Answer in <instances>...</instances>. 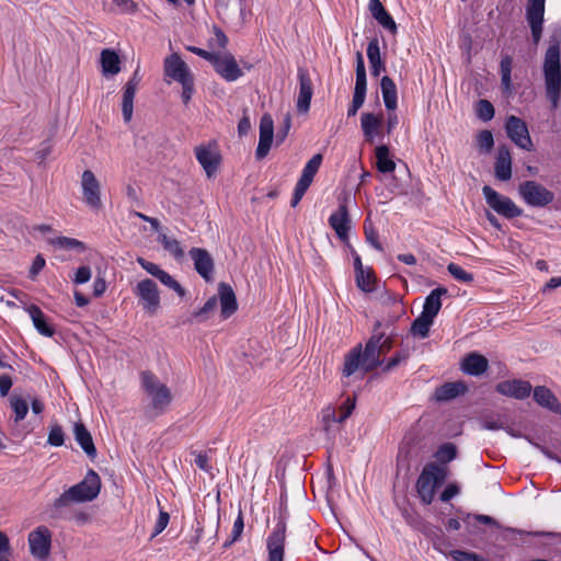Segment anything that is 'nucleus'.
I'll return each instance as SVG.
<instances>
[{
    "label": "nucleus",
    "instance_id": "680f3d73",
    "mask_svg": "<svg viewBox=\"0 0 561 561\" xmlns=\"http://www.w3.org/2000/svg\"><path fill=\"white\" fill-rule=\"evenodd\" d=\"M355 84L367 85L366 69L363 54L356 53V82Z\"/></svg>",
    "mask_w": 561,
    "mask_h": 561
},
{
    "label": "nucleus",
    "instance_id": "4468645a",
    "mask_svg": "<svg viewBox=\"0 0 561 561\" xmlns=\"http://www.w3.org/2000/svg\"><path fill=\"white\" fill-rule=\"evenodd\" d=\"M81 188L84 203L92 209H100L102 207L101 185L91 170L83 171Z\"/></svg>",
    "mask_w": 561,
    "mask_h": 561
},
{
    "label": "nucleus",
    "instance_id": "6e6d98bb",
    "mask_svg": "<svg viewBox=\"0 0 561 561\" xmlns=\"http://www.w3.org/2000/svg\"><path fill=\"white\" fill-rule=\"evenodd\" d=\"M158 279L161 284L174 290L180 297L185 296L186 290L184 289V287L176 279H174L168 272L163 271Z\"/></svg>",
    "mask_w": 561,
    "mask_h": 561
},
{
    "label": "nucleus",
    "instance_id": "473e14b6",
    "mask_svg": "<svg viewBox=\"0 0 561 561\" xmlns=\"http://www.w3.org/2000/svg\"><path fill=\"white\" fill-rule=\"evenodd\" d=\"M447 294L448 290L445 287H437L433 289L425 298L421 313L435 319L442 308V297Z\"/></svg>",
    "mask_w": 561,
    "mask_h": 561
},
{
    "label": "nucleus",
    "instance_id": "423d86ee",
    "mask_svg": "<svg viewBox=\"0 0 561 561\" xmlns=\"http://www.w3.org/2000/svg\"><path fill=\"white\" fill-rule=\"evenodd\" d=\"M518 193L524 202L531 207H545L554 199V194L536 181L520 183Z\"/></svg>",
    "mask_w": 561,
    "mask_h": 561
},
{
    "label": "nucleus",
    "instance_id": "774afa93",
    "mask_svg": "<svg viewBox=\"0 0 561 561\" xmlns=\"http://www.w3.org/2000/svg\"><path fill=\"white\" fill-rule=\"evenodd\" d=\"M366 90L367 85L355 84L352 100V105H354V107L359 110L363 106L366 99Z\"/></svg>",
    "mask_w": 561,
    "mask_h": 561
},
{
    "label": "nucleus",
    "instance_id": "ddd939ff",
    "mask_svg": "<svg viewBox=\"0 0 561 561\" xmlns=\"http://www.w3.org/2000/svg\"><path fill=\"white\" fill-rule=\"evenodd\" d=\"M210 64L215 71L228 82H233L243 76L236 58L230 53L222 55L216 53L215 59H213Z\"/></svg>",
    "mask_w": 561,
    "mask_h": 561
},
{
    "label": "nucleus",
    "instance_id": "c756f323",
    "mask_svg": "<svg viewBox=\"0 0 561 561\" xmlns=\"http://www.w3.org/2000/svg\"><path fill=\"white\" fill-rule=\"evenodd\" d=\"M26 311L32 319L34 328L39 334L47 337H51L55 334L54 327L47 321L46 316L38 306L31 305L26 308Z\"/></svg>",
    "mask_w": 561,
    "mask_h": 561
},
{
    "label": "nucleus",
    "instance_id": "ea45409f",
    "mask_svg": "<svg viewBox=\"0 0 561 561\" xmlns=\"http://www.w3.org/2000/svg\"><path fill=\"white\" fill-rule=\"evenodd\" d=\"M512 66L513 59L511 56L505 55L501 59L500 64V73H501V89L503 94L506 96H511L513 94L514 88L512 84Z\"/></svg>",
    "mask_w": 561,
    "mask_h": 561
},
{
    "label": "nucleus",
    "instance_id": "1a4fd4ad",
    "mask_svg": "<svg viewBox=\"0 0 561 561\" xmlns=\"http://www.w3.org/2000/svg\"><path fill=\"white\" fill-rule=\"evenodd\" d=\"M322 160V154L317 153L305 164L301 175L294 190V194L290 201L291 207H296L306 194L307 190L313 181L314 175L321 167Z\"/></svg>",
    "mask_w": 561,
    "mask_h": 561
},
{
    "label": "nucleus",
    "instance_id": "f8f14e48",
    "mask_svg": "<svg viewBox=\"0 0 561 561\" xmlns=\"http://www.w3.org/2000/svg\"><path fill=\"white\" fill-rule=\"evenodd\" d=\"M135 295L139 298L142 309L150 314H153L160 307L157 284L150 278L142 279L137 284Z\"/></svg>",
    "mask_w": 561,
    "mask_h": 561
},
{
    "label": "nucleus",
    "instance_id": "a19ab883",
    "mask_svg": "<svg viewBox=\"0 0 561 561\" xmlns=\"http://www.w3.org/2000/svg\"><path fill=\"white\" fill-rule=\"evenodd\" d=\"M389 148L386 145H380L375 149L376 167L381 173H391L396 170V162L389 157Z\"/></svg>",
    "mask_w": 561,
    "mask_h": 561
},
{
    "label": "nucleus",
    "instance_id": "13d9d810",
    "mask_svg": "<svg viewBox=\"0 0 561 561\" xmlns=\"http://www.w3.org/2000/svg\"><path fill=\"white\" fill-rule=\"evenodd\" d=\"M503 421L500 415L495 414H485L481 417V426L484 430L489 431H497L503 428Z\"/></svg>",
    "mask_w": 561,
    "mask_h": 561
},
{
    "label": "nucleus",
    "instance_id": "bf43d9fd",
    "mask_svg": "<svg viewBox=\"0 0 561 561\" xmlns=\"http://www.w3.org/2000/svg\"><path fill=\"white\" fill-rule=\"evenodd\" d=\"M449 554L453 561H485L483 557L471 551L453 550Z\"/></svg>",
    "mask_w": 561,
    "mask_h": 561
},
{
    "label": "nucleus",
    "instance_id": "a878e982",
    "mask_svg": "<svg viewBox=\"0 0 561 561\" xmlns=\"http://www.w3.org/2000/svg\"><path fill=\"white\" fill-rule=\"evenodd\" d=\"M488 368V359L476 352L469 353L461 362V370L469 376H481Z\"/></svg>",
    "mask_w": 561,
    "mask_h": 561
},
{
    "label": "nucleus",
    "instance_id": "20e7f679",
    "mask_svg": "<svg viewBox=\"0 0 561 561\" xmlns=\"http://www.w3.org/2000/svg\"><path fill=\"white\" fill-rule=\"evenodd\" d=\"M276 523L266 537V561H284L285 543L287 535L288 511L286 506L279 508L278 516L275 517Z\"/></svg>",
    "mask_w": 561,
    "mask_h": 561
},
{
    "label": "nucleus",
    "instance_id": "052dcab7",
    "mask_svg": "<svg viewBox=\"0 0 561 561\" xmlns=\"http://www.w3.org/2000/svg\"><path fill=\"white\" fill-rule=\"evenodd\" d=\"M478 147L485 152H490L494 146L493 135L490 130H482L477 136Z\"/></svg>",
    "mask_w": 561,
    "mask_h": 561
},
{
    "label": "nucleus",
    "instance_id": "a211bd4d",
    "mask_svg": "<svg viewBox=\"0 0 561 561\" xmlns=\"http://www.w3.org/2000/svg\"><path fill=\"white\" fill-rule=\"evenodd\" d=\"M188 254L197 274L206 282L213 280L215 264L210 253L203 248H192Z\"/></svg>",
    "mask_w": 561,
    "mask_h": 561
},
{
    "label": "nucleus",
    "instance_id": "69168bd1",
    "mask_svg": "<svg viewBox=\"0 0 561 561\" xmlns=\"http://www.w3.org/2000/svg\"><path fill=\"white\" fill-rule=\"evenodd\" d=\"M182 85V94H181V98H182V101L183 103L186 105L190 103L193 94H194V77L183 81L180 83Z\"/></svg>",
    "mask_w": 561,
    "mask_h": 561
},
{
    "label": "nucleus",
    "instance_id": "f03ea898",
    "mask_svg": "<svg viewBox=\"0 0 561 561\" xmlns=\"http://www.w3.org/2000/svg\"><path fill=\"white\" fill-rule=\"evenodd\" d=\"M447 468L438 463H427L421 471L415 488L421 502L428 505L435 497L436 489L446 480Z\"/></svg>",
    "mask_w": 561,
    "mask_h": 561
},
{
    "label": "nucleus",
    "instance_id": "6e6552de",
    "mask_svg": "<svg viewBox=\"0 0 561 561\" xmlns=\"http://www.w3.org/2000/svg\"><path fill=\"white\" fill-rule=\"evenodd\" d=\"M194 152L207 178H213L221 163V154L217 141L213 140L202 144L195 147Z\"/></svg>",
    "mask_w": 561,
    "mask_h": 561
},
{
    "label": "nucleus",
    "instance_id": "37998d69",
    "mask_svg": "<svg viewBox=\"0 0 561 561\" xmlns=\"http://www.w3.org/2000/svg\"><path fill=\"white\" fill-rule=\"evenodd\" d=\"M434 319L421 313L411 324V333L420 339H426Z\"/></svg>",
    "mask_w": 561,
    "mask_h": 561
},
{
    "label": "nucleus",
    "instance_id": "393cba45",
    "mask_svg": "<svg viewBox=\"0 0 561 561\" xmlns=\"http://www.w3.org/2000/svg\"><path fill=\"white\" fill-rule=\"evenodd\" d=\"M78 503L68 494V490L61 493L51 505L46 508V514L50 519H66L69 517L72 504Z\"/></svg>",
    "mask_w": 561,
    "mask_h": 561
},
{
    "label": "nucleus",
    "instance_id": "72a5a7b5",
    "mask_svg": "<svg viewBox=\"0 0 561 561\" xmlns=\"http://www.w3.org/2000/svg\"><path fill=\"white\" fill-rule=\"evenodd\" d=\"M100 62L104 76H115L121 71L119 56L111 48H105L101 51Z\"/></svg>",
    "mask_w": 561,
    "mask_h": 561
},
{
    "label": "nucleus",
    "instance_id": "cd10ccee",
    "mask_svg": "<svg viewBox=\"0 0 561 561\" xmlns=\"http://www.w3.org/2000/svg\"><path fill=\"white\" fill-rule=\"evenodd\" d=\"M368 9L371 16L386 30L397 32V24L380 0H369Z\"/></svg>",
    "mask_w": 561,
    "mask_h": 561
},
{
    "label": "nucleus",
    "instance_id": "f257e3e1",
    "mask_svg": "<svg viewBox=\"0 0 561 561\" xmlns=\"http://www.w3.org/2000/svg\"><path fill=\"white\" fill-rule=\"evenodd\" d=\"M543 73L547 98L556 108L561 95V51L559 42L551 44L546 51Z\"/></svg>",
    "mask_w": 561,
    "mask_h": 561
},
{
    "label": "nucleus",
    "instance_id": "7c9ffc66",
    "mask_svg": "<svg viewBox=\"0 0 561 561\" xmlns=\"http://www.w3.org/2000/svg\"><path fill=\"white\" fill-rule=\"evenodd\" d=\"M534 399L542 408L554 413H561V403L549 388L545 386L536 387L534 389Z\"/></svg>",
    "mask_w": 561,
    "mask_h": 561
},
{
    "label": "nucleus",
    "instance_id": "2f4dec72",
    "mask_svg": "<svg viewBox=\"0 0 561 561\" xmlns=\"http://www.w3.org/2000/svg\"><path fill=\"white\" fill-rule=\"evenodd\" d=\"M420 530L432 541L435 550L444 554L447 553V549L450 545L449 542H446L442 528L428 523H423Z\"/></svg>",
    "mask_w": 561,
    "mask_h": 561
},
{
    "label": "nucleus",
    "instance_id": "c9c22d12",
    "mask_svg": "<svg viewBox=\"0 0 561 561\" xmlns=\"http://www.w3.org/2000/svg\"><path fill=\"white\" fill-rule=\"evenodd\" d=\"M360 126L365 139L373 142L375 137L379 135L381 118L373 113H363L360 117Z\"/></svg>",
    "mask_w": 561,
    "mask_h": 561
},
{
    "label": "nucleus",
    "instance_id": "9d476101",
    "mask_svg": "<svg viewBox=\"0 0 561 561\" xmlns=\"http://www.w3.org/2000/svg\"><path fill=\"white\" fill-rule=\"evenodd\" d=\"M28 546L31 554L43 561L50 552L51 533L46 526H38L28 534Z\"/></svg>",
    "mask_w": 561,
    "mask_h": 561
},
{
    "label": "nucleus",
    "instance_id": "dca6fc26",
    "mask_svg": "<svg viewBox=\"0 0 561 561\" xmlns=\"http://www.w3.org/2000/svg\"><path fill=\"white\" fill-rule=\"evenodd\" d=\"M163 73L165 78L179 83L194 77L188 66L176 53L164 58Z\"/></svg>",
    "mask_w": 561,
    "mask_h": 561
},
{
    "label": "nucleus",
    "instance_id": "7ed1b4c3",
    "mask_svg": "<svg viewBox=\"0 0 561 561\" xmlns=\"http://www.w3.org/2000/svg\"><path fill=\"white\" fill-rule=\"evenodd\" d=\"M140 380L142 389L151 399V409L154 411V415H161L172 402L171 390L149 370L141 371Z\"/></svg>",
    "mask_w": 561,
    "mask_h": 561
},
{
    "label": "nucleus",
    "instance_id": "4d7b16f0",
    "mask_svg": "<svg viewBox=\"0 0 561 561\" xmlns=\"http://www.w3.org/2000/svg\"><path fill=\"white\" fill-rule=\"evenodd\" d=\"M47 443L54 447H59V446L64 445L65 434L59 424H53L50 426L48 437H47Z\"/></svg>",
    "mask_w": 561,
    "mask_h": 561
},
{
    "label": "nucleus",
    "instance_id": "338daca9",
    "mask_svg": "<svg viewBox=\"0 0 561 561\" xmlns=\"http://www.w3.org/2000/svg\"><path fill=\"white\" fill-rule=\"evenodd\" d=\"M366 90L367 85L355 84L352 100V105H354V107L359 110L363 106L366 99Z\"/></svg>",
    "mask_w": 561,
    "mask_h": 561
},
{
    "label": "nucleus",
    "instance_id": "3c124183",
    "mask_svg": "<svg viewBox=\"0 0 561 561\" xmlns=\"http://www.w3.org/2000/svg\"><path fill=\"white\" fill-rule=\"evenodd\" d=\"M504 539H512L514 536H531V537H557L558 534L551 531H526L513 527L503 528Z\"/></svg>",
    "mask_w": 561,
    "mask_h": 561
},
{
    "label": "nucleus",
    "instance_id": "f3484780",
    "mask_svg": "<svg viewBox=\"0 0 561 561\" xmlns=\"http://www.w3.org/2000/svg\"><path fill=\"white\" fill-rule=\"evenodd\" d=\"M381 336L371 335L365 345L362 362V369L364 373L375 370L377 367L382 365L380 356L383 355L381 351Z\"/></svg>",
    "mask_w": 561,
    "mask_h": 561
},
{
    "label": "nucleus",
    "instance_id": "5fc2aeb1",
    "mask_svg": "<svg viewBox=\"0 0 561 561\" xmlns=\"http://www.w3.org/2000/svg\"><path fill=\"white\" fill-rule=\"evenodd\" d=\"M355 398L348 397L337 409V424L344 423L355 409Z\"/></svg>",
    "mask_w": 561,
    "mask_h": 561
},
{
    "label": "nucleus",
    "instance_id": "2eb2a0df",
    "mask_svg": "<svg viewBox=\"0 0 561 561\" xmlns=\"http://www.w3.org/2000/svg\"><path fill=\"white\" fill-rule=\"evenodd\" d=\"M545 3L546 0H528L526 5V19L535 44L539 43L542 34Z\"/></svg>",
    "mask_w": 561,
    "mask_h": 561
},
{
    "label": "nucleus",
    "instance_id": "0e129e2a",
    "mask_svg": "<svg viewBox=\"0 0 561 561\" xmlns=\"http://www.w3.org/2000/svg\"><path fill=\"white\" fill-rule=\"evenodd\" d=\"M137 263L150 275H152L156 278H159V276L162 274L164 270H162L159 265L156 263L149 262L145 260L144 257H138Z\"/></svg>",
    "mask_w": 561,
    "mask_h": 561
},
{
    "label": "nucleus",
    "instance_id": "e433bc0d",
    "mask_svg": "<svg viewBox=\"0 0 561 561\" xmlns=\"http://www.w3.org/2000/svg\"><path fill=\"white\" fill-rule=\"evenodd\" d=\"M380 89L386 108L388 111H394L398 104L397 85L394 81L388 76L382 77Z\"/></svg>",
    "mask_w": 561,
    "mask_h": 561
},
{
    "label": "nucleus",
    "instance_id": "4be33fe9",
    "mask_svg": "<svg viewBox=\"0 0 561 561\" xmlns=\"http://www.w3.org/2000/svg\"><path fill=\"white\" fill-rule=\"evenodd\" d=\"M299 92L297 98V110L299 113H307L313 95V87L307 69H298Z\"/></svg>",
    "mask_w": 561,
    "mask_h": 561
},
{
    "label": "nucleus",
    "instance_id": "c03bdc74",
    "mask_svg": "<svg viewBox=\"0 0 561 561\" xmlns=\"http://www.w3.org/2000/svg\"><path fill=\"white\" fill-rule=\"evenodd\" d=\"M158 242L162 245V248L169 252L175 260H181L184 256V251L180 244V242L175 238H171L165 233H160L158 236Z\"/></svg>",
    "mask_w": 561,
    "mask_h": 561
},
{
    "label": "nucleus",
    "instance_id": "0eeeda50",
    "mask_svg": "<svg viewBox=\"0 0 561 561\" xmlns=\"http://www.w3.org/2000/svg\"><path fill=\"white\" fill-rule=\"evenodd\" d=\"M100 490V476L94 470L90 469L82 481L68 489V494L78 503H83L96 499Z\"/></svg>",
    "mask_w": 561,
    "mask_h": 561
},
{
    "label": "nucleus",
    "instance_id": "8fccbe9b",
    "mask_svg": "<svg viewBox=\"0 0 561 561\" xmlns=\"http://www.w3.org/2000/svg\"><path fill=\"white\" fill-rule=\"evenodd\" d=\"M50 243L57 248L66 250H76L78 252H83L85 250V244L83 242L69 237H57L53 239Z\"/></svg>",
    "mask_w": 561,
    "mask_h": 561
},
{
    "label": "nucleus",
    "instance_id": "bb28decb",
    "mask_svg": "<svg viewBox=\"0 0 561 561\" xmlns=\"http://www.w3.org/2000/svg\"><path fill=\"white\" fill-rule=\"evenodd\" d=\"M494 172L500 181H508L512 178V157L506 146H501L497 149Z\"/></svg>",
    "mask_w": 561,
    "mask_h": 561
},
{
    "label": "nucleus",
    "instance_id": "49530a36",
    "mask_svg": "<svg viewBox=\"0 0 561 561\" xmlns=\"http://www.w3.org/2000/svg\"><path fill=\"white\" fill-rule=\"evenodd\" d=\"M322 425L327 434L335 432L334 425L337 424V409L333 405H328L321 411Z\"/></svg>",
    "mask_w": 561,
    "mask_h": 561
},
{
    "label": "nucleus",
    "instance_id": "5701e85b",
    "mask_svg": "<svg viewBox=\"0 0 561 561\" xmlns=\"http://www.w3.org/2000/svg\"><path fill=\"white\" fill-rule=\"evenodd\" d=\"M329 225L335 231L339 239L345 241L351 229V219L345 203H341L337 209L329 217Z\"/></svg>",
    "mask_w": 561,
    "mask_h": 561
},
{
    "label": "nucleus",
    "instance_id": "b1692460",
    "mask_svg": "<svg viewBox=\"0 0 561 561\" xmlns=\"http://www.w3.org/2000/svg\"><path fill=\"white\" fill-rule=\"evenodd\" d=\"M218 298L222 319L230 318L238 309V301L232 287L227 283L218 285Z\"/></svg>",
    "mask_w": 561,
    "mask_h": 561
},
{
    "label": "nucleus",
    "instance_id": "39448f33",
    "mask_svg": "<svg viewBox=\"0 0 561 561\" xmlns=\"http://www.w3.org/2000/svg\"><path fill=\"white\" fill-rule=\"evenodd\" d=\"M482 194L490 208L499 215L513 219L522 216L523 209L519 208L510 197L501 195L489 185L482 187Z\"/></svg>",
    "mask_w": 561,
    "mask_h": 561
},
{
    "label": "nucleus",
    "instance_id": "de8ad7c7",
    "mask_svg": "<svg viewBox=\"0 0 561 561\" xmlns=\"http://www.w3.org/2000/svg\"><path fill=\"white\" fill-rule=\"evenodd\" d=\"M434 457L440 465H446L457 457V447L453 443H445L437 448Z\"/></svg>",
    "mask_w": 561,
    "mask_h": 561
},
{
    "label": "nucleus",
    "instance_id": "e2e57ef3",
    "mask_svg": "<svg viewBox=\"0 0 561 561\" xmlns=\"http://www.w3.org/2000/svg\"><path fill=\"white\" fill-rule=\"evenodd\" d=\"M121 14H134L138 11V4L134 0H113Z\"/></svg>",
    "mask_w": 561,
    "mask_h": 561
},
{
    "label": "nucleus",
    "instance_id": "4c0bfd02",
    "mask_svg": "<svg viewBox=\"0 0 561 561\" xmlns=\"http://www.w3.org/2000/svg\"><path fill=\"white\" fill-rule=\"evenodd\" d=\"M367 58L370 66V73L373 77L380 76L381 71L385 70V64L380 57L379 42L377 38H373L367 46Z\"/></svg>",
    "mask_w": 561,
    "mask_h": 561
},
{
    "label": "nucleus",
    "instance_id": "a18cd8bd",
    "mask_svg": "<svg viewBox=\"0 0 561 561\" xmlns=\"http://www.w3.org/2000/svg\"><path fill=\"white\" fill-rule=\"evenodd\" d=\"M355 280L357 287L365 293H370L375 289V275L373 270L369 267L359 271V273H356Z\"/></svg>",
    "mask_w": 561,
    "mask_h": 561
},
{
    "label": "nucleus",
    "instance_id": "6ab92c4d",
    "mask_svg": "<svg viewBox=\"0 0 561 561\" xmlns=\"http://www.w3.org/2000/svg\"><path fill=\"white\" fill-rule=\"evenodd\" d=\"M141 81L139 67L134 71L131 78L126 82L123 89L122 113L125 123H129L134 112V99L137 88Z\"/></svg>",
    "mask_w": 561,
    "mask_h": 561
},
{
    "label": "nucleus",
    "instance_id": "412c9836",
    "mask_svg": "<svg viewBox=\"0 0 561 561\" xmlns=\"http://www.w3.org/2000/svg\"><path fill=\"white\" fill-rule=\"evenodd\" d=\"M274 137V122L270 114H264L260 122V138L255 150L256 159H263L271 150Z\"/></svg>",
    "mask_w": 561,
    "mask_h": 561
},
{
    "label": "nucleus",
    "instance_id": "09e8293b",
    "mask_svg": "<svg viewBox=\"0 0 561 561\" xmlns=\"http://www.w3.org/2000/svg\"><path fill=\"white\" fill-rule=\"evenodd\" d=\"M10 407L14 412V421L18 423L25 419L28 412V404L25 399L16 394H12L9 399Z\"/></svg>",
    "mask_w": 561,
    "mask_h": 561
},
{
    "label": "nucleus",
    "instance_id": "79ce46f5",
    "mask_svg": "<svg viewBox=\"0 0 561 561\" xmlns=\"http://www.w3.org/2000/svg\"><path fill=\"white\" fill-rule=\"evenodd\" d=\"M217 305H218V299L216 296H213L210 297L205 304L203 307H201L198 310L194 311L190 319L187 320L188 322H198V323H202V322H205L207 321L210 316L214 313V311L216 310L217 308Z\"/></svg>",
    "mask_w": 561,
    "mask_h": 561
},
{
    "label": "nucleus",
    "instance_id": "58836bf2",
    "mask_svg": "<svg viewBox=\"0 0 561 561\" xmlns=\"http://www.w3.org/2000/svg\"><path fill=\"white\" fill-rule=\"evenodd\" d=\"M362 345H357L353 347L344 357V365L342 368L343 376H352L355 371L362 368Z\"/></svg>",
    "mask_w": 561,
    "mask_h": 561
},
{
    "label": "nucleus",
    "instance_id": "aec40b11",
    "mask_svg": "<svg viewBox=\"0 0 561 561\" xmlns=\"http://www.w3.org/2000/svg\"><path fill=\"white\" fill-rule=\"evenodd\" d=\"M495 390L502 396L524 400L530 396L533 387L529 381L513 379L499 382Z\"/></svg>",
    "mask_w": 561,
    "mask_h": 561
},
{
    "label": "nucleus",
    "instance_id": "c85d7f7f",
    "mask_svg": "<svg viewBox=\"0 0 561 561\" xmlns=\"http://www.w3.org/2000/svg\"><path fill=\"white\" fill-rule=\"evenodd\" d=\"M73 436L76 442L80 445V447L87 454V456L91 459H94L98 455L96 448L94 446L90 432L87 430L83 423H75Z\"/></svg>",
    "mask_w": 561,
    "mask_h": 561
},
{
    "label": "nucleus",
    "instance_id": "864d4df0",
    "mask_svg": "<svg viewBox=\"0 0 561 561\" xmlns=\"http://www.w3.org/2000/svg\"><path fill=\"white\" fill-rule=\"evenodd\" d=\"M448 273L458 282L463 284H470L473 282V274L465 271L460 265L456 263H449L447 265Z\"/></svg>",
    "mask_w": 561,
    "mask_h": 561
},
{
    "label": "nucleus",
    "instance_id": "603ef678",
    "mask_svg": "<svg viewBox=\"0 0 561 561\" xmlns=\"http://www.w3.org/2000/svg\"><path fill=\"white\" fill-rule=\"evenodd\" d=\"M476 113L481 121L489 122L494 117L495 111L490 101L481 99L477 102Z\"/></svg>",
    "mask_w": 561,
    "mask_h": 561
},
{
    "label": "nucleus",
    "instance_id": "9b49d317",
    "mask_svg": "<svg viewBox=\"0 0 561 561\" xmlns=\"http://www.w3.org/2000/svg\"><path fill=\"white\" fill-rule=\"evenodd\" d=\"M505 130L507 137L519 148L530 151L533 149V141L528 131L526 123L514 115L507 117L505 123Z\"/></svg>",
    "mask_w": 561,
    "mask_h": 561
},
{
    "label": "nucleus",
    "instance_id": "f704fd0d",
    "mask_svg": "<svg viewBox=\"0 0 561 561\" xmlns=\"http://www.w3.org/2000/svg\"><path fill=\"white\" fill-rule=\"evenodd\" d=\"M467 386L461 381L446 382L435 390V399L437 401H449L463 394L467 391Z\"/></svg>",
    "mask_w": 561,
    "mask_h": 561
}]
</instances>
